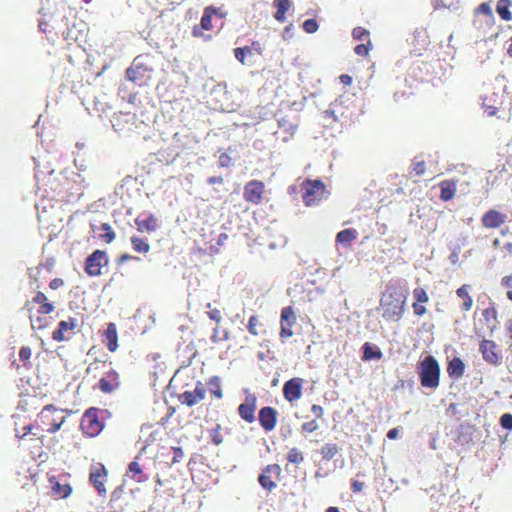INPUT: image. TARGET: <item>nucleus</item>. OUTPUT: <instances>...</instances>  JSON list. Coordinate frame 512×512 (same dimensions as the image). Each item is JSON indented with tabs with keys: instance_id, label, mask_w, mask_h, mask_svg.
<instances>
[{
	"instance_id": "obj_1",
	"label": "nucleus",
	"mask_w": 512,
	"mask_h": 512,
	"mask_svg": "<svg viewBox=\"0 0 512 512\" xmlns=\"http://www.w3.org/2000/svg\"><path fill=\"white\" fill-rule=\"evenodd\" d=\"M408 294L409 291L404 281H389L380 300L382 317L387 321H399L405 311Z\"/></svg>"
},
{
	"instance_id": "obj_2",
	"label": "nucleus",
	"mask_w": 512,
	"mask_h": 512,
	"mask_svg": "<svg viewBox=\"0 0 512 512\" xmlns=\"http://www.w3.org/2000/svg\"><path fill=\"white\" fill-rule=\"evenodd\" d=\"M154 69L149 55H138L126 70L129 81L138 86H144L152 77Z\"/></svg>"
},
{
	"instance_id": "obj_3",
	"label": "nucleus",
	"mask_w": 512,
	"mask_h": 512,
	"mask_svg": "<svg viewBox=\"0 0 512 512\" xmlns=\"http://www.w3.org/2000/svg\"><path fill=\"white\" fill-rule=\"evenodd\" d=\"M418 376L423 387L436 389L439 386L440 366L433 356H426L418 365Z\"/></svg>"
},
{
	"instance_id": "obj_4",
	"label": "nucleus",
	"mask_w": 512,
	"mask_h": 512,
	"mask_svg": "<svg viewBox=\"0 0 512 512\" xmlns=\"http://www.w3.org/2000/svg\"><path fill=\"white\" fill-rule=\"evenodd\" d=\"M324 183L319 180H305L302 183V199L306 206H312L326 198Z\"/></svg>"
},
{
	"instance_id": "obj_5",
	"label": "nucleus",
	"mask_w": 512,
	"mask_h": 512,
	"mask_svg": "<svg viewBox=\"0 0 512 512\" xmlns=\"http://www.w3.org/2000/svg\"><path fill=\"white\" fill-rule=\"evenodd\" d=\"M40 2L38 27L41 32L47 33L48 27L55 29L54 16L57 12V0H40Z\"/></svg>"
},
{
	"instance_id": "obj_6",
	"label": "nucleus",
	"mask_w": 512,
	"mask_h": 512,
	"mask_svg": "<svg viewBox=\"0 0 512 512\" xmlns=\"http://www.w3.org/2000/svg\"><path fill=\"white\" fill-rule=\"evenodd\" d=\"M97 408H89L85 411L81 419V429L84 434L94 437L103 429L104 424L99 420Z\"/></svg>"
},
{
	"instance_id": "obj_7",
	"label": "nucleus",
	"mask_w": 512,
	"mask_h": 512,
	"mask_svg": "<svg viewBox=\"0 0 512 512\" xmlns=\"http://www.w3.org/2000/svg\"><path fill=\"white\" fill-rule=\"evenodd\" d=\"M108 262V255L105 251L95 250L86 258L84 270L89 276H99L101 268Z\"/></svg>"
},
{
	"instance_id": "obj_8",
	"label": "nucleus",
	"mask_w": 512,
	"mask_h": 512,
	"mask_svg": "<svg viewBox=\"0 0 512 512\" xmlns=\"http://www.w3.org/2000/svg\"><path fill=\"white\" fill-rule=\"evenodd\" d=\"M479 350L484 361L488 364L493 366H499L502 364L503 355L494 341L484 339L480 343Z\"/></svg>"
},
{
	"instance_id": "obj_9",
	"label": "nucleus",
	"mask_w": 512,
	"mask_h": 512,
	"mask_svg": "<svg viewBox=\"0 0 512 512\" xmlns=\"http://www.w3.org/2000/svg\"><path fill=\"white\" fill-rule=\"evenodd\" d=\"M281 468L278 464H270L265 467L262 473L258 477L259 484L266 490L271 491L276 487V483L273 478H277L280 475Z\"/></svg>"
},
{
	"instance_id": "obj_10",
	"label": "nucleus",
	"mask_w": 512,
	"mask_h": 512,
	"mask_svg": "<svg viewBox=\"0 0 512 512\" xmlns=\"http://www.w3.org/2000/svg\"><path fill=\"white\" fill-rule=\"evenodd\" d=\"M98 388L105 394H111L120 387L119 374L110 369L98 382Z\"/></svg>"
},
{
	"instance_id": "obj_11",
	"label": "nucleus",
	"mask_w": 512,
	"mask_h": 512,
	"mask_svg": "<svg viewBox=\"0 0 512 512\" xmlns=\"http://www.w3.org/2000/svg\"><path fill=\"white\" fill-rule=\"evenodd\" d=\"M302 384L303 379L298 377L286 381L283 385L284 398L289 402L300 399L302 396Z\"/></svg>"
},
{
	"instance_id": "obj_12",
	"label": "nucleus",
	"mask_w": 512,
	"mask_h": 512,
	"mask_svg": "<svg viewBox=\"0 0 512 512\" xmlns=\"http://www.w3.org/2000/svg\"><path fill=\"white\" fill-rule=\"evenodd\" d=\"M277 415V411L270 406H265L260 409L258 420L265 431H272L275 428Z\"/></svg>"
},
{
	"instance_id": "obj_13",
	"label": "nucleus",
	"mask_w": 512,
	"mask_h": 512,
	"mask_svg": "<svg viewBox=\"0 0 512 512\" xmlns=\"http://www.w3.org/2000/svg\"><path fill=\"white\" fill-rule=\"evenodd\" d=\"M256 401L255 395L249 394L246 396L245 402L238 407L240 417L248 423H252L255 420Z\"/></svg>"
},
{
	"instance_id": "obj_14",
	"label": "nucleus",
	"mask_w": 512,
	"mask_h": 512,
	"mask_svg": "<svg viewBox=\"0 0 512 512\" xmlns=\"http://www.w3.org/2000/svg\"><path fill=\"white\" fill-rule=\"evenodd\" d=\"M264 185L260 181H250L245 185L244 198L248 202L259 203L262 199Z\"/></svg>"
},
{
	"instance_id": "obj_15",
	"label": "nucleus",
	"mask_w": 512,
	"mask_h": 512,
	"mask_svg": "<svg viewBox=\"0 0 512 512\" xmlns=\"http://www.w3.org/2000/svg\"><path fill=\"white\" fill-rule=\"evenodd\" d=\"M205 388L201 383H198L193 391H185L179 396V400L182 404L187 406H193L205 397Z\"/></svg>"
},
{
	"instance_id": "obj_16",
	"label": "nucleus",
	"mask_w": 512,
	"mask_h": 512,
	"mask_svg": "<svg viewBox=\"0 0 512 512\" xmlns=\"http://www.w3.org/2000/svg\"><path fill=\"white\" fill-rule=\"evenodd\" d=\"M77 324V319L72 317L66 321H60L57 329L52 333V339L58 342L68 340L69 336H66L65 333L73 331L77 327Z\"/></svg>"
},
{
	"instance_id": "obj_17",
	"label": "nucleus",
	"mask_w": 512,
	"mask_h": 512,
	"mask_svg": "<svg viewBox=\"0 0 512 512\" xmlns=\"http://www.w3.org/2000/svg\"><path fill=\"white\" fill-rule=\"evenodd\" d=\"M157 218L150 213H141L136 219L135 224L140 232H153L158 228Z\"/></svg>"
},
{
	"instance_id": "obj_18",
	"label": "nucleus",
	"mask_w": 512,
	"mask_h": 512,
	"mask_svg": "<svg viewBox=\"0 0 512 512\" xmlns=\"http://www.w3.org/2000/svg\"><path fill=\"white\" fill-rule=\"evenodd\" d=\"M507 216L496 210L487 211L482 217V224L486 228H498L505 221Z\"/></svg>"
},
{
	"instance_id": "obj_19",
	"label": "nucleus",
	"mask_w": 512,
	"mask_h": 512,
	"mask_svg": "<svg viewBox=\"0 0 512 512\" xmlns=\"http://www.w3.org/2000/svg\"><path fill=\"white\" fill-rule=\"evenodd\" d=\"M181 339L183 341L178 343L177 350L178 352L184 354L185 357H187L188 364H190L191 360L197 354V351L193 343V339L190 335H187L186 337L182 336Z\"/></svg>"
},
{
	"instance_id": "obj_20",
	"label": "nucleus",
	"mask_w": 512,
	"mask_h": 512,
	"mask_svg": "<svg viewBox=\"0 0 512 512\" xmlns=\"http://www.w3.org/2000/svg\"><path fill=\"white\" fill-rule=\"evenodd\" d=\"M105 477L106 470L103 466L90 472V482L93 484L99 495H104L106 493L104 486Z\"/></svg>"
},
{
	"instance_id": "obj_21",
	"label": "nucleus",
	"mask_w": 512,
	"mask_h": 512,
	"mask_svg": "<svg viewBox=\"0 0 512 512\" xmlns=\"http://www.w3.org/2000/svg\"><path fill=\"white\" fill-rule=\"evenodd\" d=\"M104 337L106 346L109 351L114 352L118 347V335L116 325L112 322L107 324V327L104 331Z\"/></svg>"
},
{
	"instance_id": "obj_22",
	"label": "nucleus",
	"mask_w": 512,
	"mask_h": 512,
	"mask_svg": "<svg viewBox=\"0 0 512 512\" xmlns=\"http://www.w3.org/2000/svg\"><path fill=\"white\" fill-rule=\"evenodd\" d=\"M464 372L465 364L460 358L454 357L449 361L447 366V373L449 377L453 379H459L463 376Z\"/></svg>"
},
{
	"instance_id": "obj_23",
	"label": "nucleus",
	"mask_w": 512,
	"mask_h": 512,
	"mask_svg": "<svg viewBox=\"0 0 512 512\" xmlns=\"http://www.w3.org/2000/svg\"><path fill=\"white\" fill-rule=\"evenodd\" d=\"M362 359L364 361H371V360H380L383 356L380 348L374 344H371L369 342H365L362 345Z\"/></svg>"
},
{
	"instance_id": "obj_24",
	"label": "nucleus",
	"mask_w": 512,
	"mask_h": 512,
	"mask_svg": "<svg viewBox=\"0 0 512 512\" xmlns=\"http://www.w3.org/2000/svg\"><path fill=\"white\" fill-rule=\"evenodd\" d=\"M358 232L353 228L341 230L336 235V242L348 247L357 238Z\"/></svg>"
},
{
	"instance_id": "obj_25",
	"label": "nucleus",
	"mask_w": 512,
	"mask_h": 512,
	"mask_svg": "<svg viewBox=\"0 0 512 512\" xmlns=\"http://www.w3.org/2000/svg\"><path fill=\"white\" fill-rule=\"evenodd\" d=\"M498 95L492 93L482 99V107L488 116H494L498 110Z\"/></svg>"
},
{
	"instance_id": "obj_26",
	"label": "nucleus",
	"mask_w": 512,
	"mask_h": 512,
	"mask_svg": "<svg viewBox=\"0 0 512 512\" xmlns=\"http://www.w3.org/2000/svg\"><path fill=\"white\" fill-rule=\"evenodd\" d=\"M441 192L440 199L442 201L451 200L456 192V182L454 180H445L440 184Z\"/></svg>"
},
{
	"instance_id": "obj_27",
	"label": "nucleus",
	"mask_w": 512,
	"mask_h": 512,
	"mask_svg": "<svg viewBox=\"0 0 512 512\" xmlns=\"http://www.w3.org/2000/svg\"><path fill=\"white\" fill-rule=\"evenodd\" d=\"M510 0H499L496 6V12L505 21L512 19L511 12L509 11Z\"/></svg>"
},
{
	"instance_id": "obj_28",
	"label": "nucleus",
	"mask_w": 512,
	"mask_h": 512,
	"mask_svg": "<svg viewBox=\"0 0 512 512\" xmlns=\"http://www.w3.org/2000/svg\"><path fill=\"white\" fill-rule=\"evenodd\" d=\"M340 451L336 443H326L322 446L320 453L324 460H331Z\"/></svg>"
},
{
	"instance_id": "obj_29",
	"label": "nucleus",
	"mask_w": 512,
	"mask_h": 512,
	"mask_svg": "<svg viewBox=\"0 0 512 512\" xmlns=\"http://www.w3.org/2000/svg\"><path fill=\"white\" fill-rule=\"evenodd\" d=\"M131 244L134 251L138 253H147L150 249L147 239L140 238L138 236L131 237Z\"/></svg>"
},
{
	"instance_id": "obj_30",
	"label": "nucleus",
	"mask_w": 512,
	"mask_h": 512,
	"mask_svg": "<svg viewBox=\"0 0 512 512\" xmlns=\"http://www.w3.org/2000/svg\"><path fill=\"white\" fill-rule=\"evenodd\" d=\"M128 471L131 473V477L137 482H144L148 479V477L143 474L140 465L136 461L129 464Z\"/></svg>"
},
{
	"instance_id": "obj_31",
	"label": "nucleus",
	"mask_w": 512,
	"mask_h": 512,
	"mask_svg": "<svg viewBox=\"0 0 512 512\" xmlns=\"http://www.w3.org/2000/svg\"><path fill=\"white\" fill-rule=\"evenodd\" d=\"M469 285H462L460 288L457 289L456 293L458 297L462 298L464 300L462 304V308L464 310H469L472 306V298L468 294Z\"/></svg>"
},
{
	"instance_id": "obj_32",
	"label": "nucleus",
	"mask_w": 512,
	"mask_h": 512,
	"mask_svg": "<svg viewBox=\"0 0 512 512\" xmlns=\"http://www.w3.org/2000/svg\"><path fill=\"white\" fill-rule=\"evenodd\" d=\"M209 391L218 399L222 398L221 390V379L218 376H213L209 379L208 383Z\"/></svg>"
},
{
	"instance_id": "obj_33",
	"label": "nucleus",
	"mask_w": 512,
	"mask_h": 512,
	"mask_svg": "<svg viewBox=\"0 0 512 512\" xmlns=\"http://www.w3.org/2000/svg\"><path fill=\"white\" fill-rule=\"evenodd\" d=\"M296 321V317L292 307H284L281 311V324L292 326Z\"/></svg>"
},
{
	"instance_id": "obj_34",
	"label": "nucleus",
	"mask_w": 512,
	"mask_h": 512,
	"mask_svg": "<svg viewBox=\"0 0 512 512\" xmlns=\"http://www.w3.org/2000/svg\"><path fill=\"white\" fill-rule=\"evenodd\" d=\"M52 491L60 498H66L71 494L72 489L68 484H60L59 482H55L52 485Z\"/></svg>"
},
{
	"instance_id": "obj_35",
	"label": "nucleus",
	"mask_w": 512,
	"mask_h": 512,
	"mask_svg": "<svg viewBox=\"0 0 512 512\" xmlns=\"http://www.w3.org/2000/svg\"><path fill=\"white\" fill-rule=\"evenodd\" d=\"M99 231H103L104 233H100L99 237L107 243L112 242L115 239V233L111 229L110 225L107 223H103L98 228Z\"/></svg>"
},
{
	"instance_id": "obj_36",
	"label": "nucleus",
	"mask_w": 512,
	"mask_h": 512,
	"mask_svg": "<svg viewBox=\"0 0 512 512\" xmlns=\"http://www.w3.org/2000/svg\"><path fill=\"white\" fill-rule=\"evenodd\" d=\"M215 13V9L213 7H207L201 17V27L205 30H209L211 28V14Z\"/></svg>"
},
{
	"instance_id": "obj_37",
	"label": "nucleus",
	"mask_w": 512,
	"mask_h": 512,
	"mask_svg": "<svg viewBox=\"0 0 512 512\" xmlns=\"http://www.w3.org/2000/svg\"><path fill=\"white\" fill-rule=\"evenodd\" d=\"M234 55L239 62L245 64L246 56L252 55V48H248V46L238 47L234 49Z\"/></svg>"
},
{
	"instance_id": "obj_38",
	"label": "nucleus",
	"mask_w": 512,
	"mask_h": 512,
	"mask_svg": "<svg viewBox=\"0 0 512 512\" xmlns=\"http://www.w3.org/2000/svg\"><path fill=\"white\" fill-rule=\"evenodd\" d=\"M287 460L294 464H300L303 462L304 457L297 448H292L287 453Z\"/></svg>"
},
{
	"instance_id": "obj_39",
	"label": "nucleus",
	"mask_w": 512,
	"mask_h": 512,
	"mask_svg": "<svg viewBox=\"0 0 512 512\" xmlns=\"http://www.w3.org/2000/svg\"><path fill=\"white\" fill-rule=\"evenodd\" d=\"M221 426L217 424L213 429L209 431L211 441L215 445H220L223 442V437L220 433Z\"/></svg>"
},
{
	"instance_id": "obj_40",
	"label": "nucleus",
	"mask_w": 512,
	"mask_h": 512,
	"mask_svg": "<svg viewBox=\"0 0 512 512\" xmlns=\"http://www.w3.org/2000/svg\"><path fill=\"white\" fill-rule=\"evenodd\" d=\"M318 23L315 19H307L303 22L302 28L306 33L312 34L318 30Z\"/></svg>"
},
{
	"instance_id": "obj_41",
	"label": "nucleus",
	"mask_w": 512,
	"mask_h": 512,
	"mask_svg": "<svg viewBox=\"0 0 512 512\" xmlns=\"http://www.w3.org/2000/svg\"><path fill=\"white\" fill-rule=\"evenodd\" d=\"M413 297L416 300L415 303H425L428 301V295L426 291L421 287H417L414 289Z\"/></svg>"
},
{
	"instance_id": "obj_42",
	"label": "nucleus",
	"mask_w": 512,
	"mask_h": 512,
	"mask_svg": "<svg viewBox=\"0 0 512 512\" xmlns=\"http://www.w3.org/2000/svg\"><path fill=\"white\" fill-rule=\"evenodd\" d=\"M273 5L277 9L278 12L286 13L291 7V1L290 0H274Z\"/></svg>"
},
{
	"instance_id": "obj_43",
	"label": "nucleus",
	"mask_w": 512,
	"mask_h": 512,
	"mask_svg": "<svg viewBox=\"0 0 512 512\" xmlns=\"http://www.w3.org/2000/svg\"><path fill=\"white\" fill-rule=\"evenodd\" d=\"M369 36V32L368 30H366L365 28L363 27H356L353 29L352 31V37L355 39V40H358V41H363L365 40L366 38H368Z\"/></svg>"
},
{
	"instance_id": "obj_44",
	"label": "nucleus",
	"mask_w": 512,
	"mask_h": 512,
	"mask_svg": "<svg viewBox=\"0 0 512 512\" xmlns=\"http://www.w3.org/2000/svg\"><path fill=\"white\" fill-rule=\"evenodd\" d=\"M171 453L173 454L170 462L171 465L181 462L184 458V452L181 447H172Z\"/></svg>"
},
{
	"instance_id": "obj_45",
	"label": "nucleus",
	"mask_w": 512,
	"mask_h": 512,
	"mask_svg": "<svg viewBox=\"0 0 512 512\" xmlns=\"http://www.w3.org/2000/svg\"><path fill=\"white\" fill-rule=\"evenodd\" d=\"M30 321H31V327L33 330L43 329L48 325L47 319L44 317H41V316H38L35 319H33L32 316H30Z\"/></svg>"
},
{
	"instance_id": "obj_46",
	"label": "nucleus",
	"mask_w": 512,
	"mask_h": 512,
	"mask_svg": "<svg viewBox=\"0 0 512 512\" xmlns=\"http://www.w3.org/2000/svg\"><path fill=\"white\" fill-rule=\"evenodd\" d=\"M337 103L338 100L336 99L334 102L331 103L330 108L323 112L324 118H332L333 122H336L338 120L335 109Z\"/></svg>"
},
{
	"instance_id": "obj_47",
	"label": "nucleus",
	"mask_w": 512,
	"mask_h": 512,
	"mask_svg": "<svg viewBox=\"0 0 512 512\" xmlns=\"http://www.w3.org/2000/svg\"><path fill=\"white\" fill-rule=\"evenodd\" d=\"M413 171L416 175L420 176L424 174L425 172V161L424 160H418L415 158L412 163Z\"/></svg>"
},
{
	"instance_id": "obj_48",
	"label": "nucleus",
	"mask_w": 512,
	"mask_h": 512,
	"mask_svg": "<svg viewBox=\"0 0 512 512\" xmlns=\"http://www.w3.org/2000/svg\"><path fill=\"white\" fill-rule=\"evenodd\" d=\"M500 425L506 430H512V414L505 413L500 417Z\"/></svg>"
},
{
	"instance_id": "obj_49",
	"label": "nucleus",
	"mask_w": 512,
	"mask_h": 512,
	"mask_svg": "<svg viewBox=\"0 0 512 512\" xmlns=\"http://www.w3.org/2000/svg\"><path fill=\"white\" fill-rule=\"evenodd\" d=\"M124 493V488L122 485L120 486H117L111 493V502H117V501H122V495Z\"/></svg>"
},
{
	"instance_id": "obj_50",
	"label": "nucleus",
	"mask_w": 512,
	"mask_h": 512,
	"mask_svg": "<svg viewBox=\"0 0 512 512\" xmlns=\"http://www.w3.org/2000/svg\"><path fill=\"white\" fill-rule=\"evenodd\" d=\"M55 309L54 305L50 302H46L42 305L39 306L37 312L38 314L40 315H46V314H49L51 312H53Z\"/></svg>"
},
{
	"instance_id": "obj_51",
	"label": "nucleus",
	"mask_w": 512,
	"mask_h": 512,
	"mask_svg": "<svg viewBox=\"0 0 512 512\" xmlns=\"http://www.w3.org/2000/svg\"><path fill=\"white\" fill-rule=\"evenodd\" d=\"M477 12L478 13H481V14H484L486 16H489V17H492L493 15V12H492V9H491V6L489 3L487 2H483L481 3L478 8H477Z\"/></svg>"
},
{
	"instance_id": "obj_52",
	"label": "nucleus",
	"mask_w": 512,
	"mask_h": 512,
	"mask_svg": "<svg viewBox=\"0 0 512 512\" xmlns=\"http://www.w3.org/2000/svg\"><path fill=\"white\" fill-rule=\"evenodd\" d=\"M258 324V319L255 315H252L250 318H249V321H248V325H247V329L248 331L253 334V335H257V331H256V326Z\"/></svg>"
},
{
	"instance_id": "obj_53",
	"label": "nucleus",
	"mask_w": 512,
	"mask_h": 512,
	"mask_svg": "<svg viewBox=\"0 0 512 512\" xmlns=\"http://www.w3.org/2000/svg\"><path fill=\"white\" fill-rule=\"evenodd\" d=\"M220 167H229L231 165V158L227 153H221L218 158Z\"/></svg>"
},
{
	"instance_id": "obj_54",
	"label": "nucleus",
	"mask_w": 512,
	"mask_h": 512,
	"mask_svg": "<svg viewBox=\"0 0 512 512\" xmlns=\"http://www.w3.org/2000/svg\"><path fill=\"white\" fill-rule=\"evenodd\" d=\"M30 357H31V349L27 346L21 347V349L19 351L20 360L23 362H26L30 359Z\"/></svg>"
},
{
	"instance_id": "obj_55",
	"label": "nucleus",
	"mask_w": 512,
	"mask_h": 512,
	"mask_svg": "<svg viewBox=\"0 0 512 512\" xmlns=\"http://www.w3.org/2000/svg\"><path fill=\"white\" fill-rule=\"evenodd\" d=\"M482 315L484 319L489 322L490 319L496 320L497 312L494 308H486L483 310Z\"/></svg>"
},
{
	"instance_id": "obj_56",
	"label": "nucleus",
	"mask_w": 512,
	"mask_h": 512,
	"mask_svg": "<svg viewBox=\"0 0 512 512\" xmlns=\"http://www.w3.org/2000/svg\"><path fill=\"white\" fill-rule=\"evenodd\" d=\"M125 504L122 501L109 502L111 512H123Z\"/></svg>"
},
{
	"instance_id": "obj_57",
	"label": "nucleus",
	"mask_w": 512,
	"mask_h": 512,
	"mask_svg": "<svg viewBox=\"0 0 512 512\" xmlns=\"http://www.w3.org/2000/svg\"><path fill=\"white\" fill-rule=\"evenodd\" d=\"M318 428V424L315 420H311L309 422H305L302 425V430L305 432H313Z\"/></svg>"
},
{
	"instance_id": "obj_58",
	"label": "nucleus",
	"mask_w": 512,
	"mask_h": 512,
	"mask_svg": "<svg viewBox=\"0 0 512 512\" xmlns=\"http://www.w3.org/2000/svg\"><path fill=\"white\" fill-rule=\"evenodd\" d=\"M32 302L35 304L42 305L47 302V297L42 292H37L36 295L32 298Z\"/></svg>"
},
{
	"instance_id": "obj_59",
	"label": "nucleus",
	"mask_w": 512,
	"mask_h": 512,
	"mask_svg": "<svg viewBox=\"0 0 512 512\" xmlns=\"http://www.w3.org/2000/svg\"><path fill=\"white\" fill-rule=\"evenodd\" d=\"M354 52L359 55V56H365L368 54L369 52V47L365 44H358L355 48H354Z\"/></svg>"
},
{
	"instance_id": "obj_60",
	"label": "nucleus",
	"mask_w": 512,
	"mask_h": 512,
	"mask_svg": "<svg viewBox=\"0 0 512 512\" xmlns=\"http://www.w3.org/2000/svg\"><path fill=\"white\" fill-rule=\"evenodd\" d=\"M291 327L292 326H287L286 324L285 325L281 324L280 337L282 339L292 336L293 333H292Z\"/></svg>"
},
{
	"instance_id": "obj_61",
	"label": "nucleus",
	"mask_w": 512,
	"mask_h": 512,
	"mask_svg": "<svg viewBox=\"0 0 512 512\" xmlns=\"http://www.w3.org/2000/svg\"><path fill=\"white\" fill-rule=\"evenodd\" d=\"M412 307L415 315L417 316H421L426 312V308L423 305H421V303H413Z\"/></svg>"
},
{
	"instance_id": "obj_62",
	"label": "nucleus",
	"mask_w": 512,
	"mask_h": 512,
	"mask_svg": "<svg viewBox=\"0 0 512 512\" xmlns=\"http://www.w3.org/2000/svg\"><path fill=\"white\" fill-rule=\"evenodd\" d=\"M208 316L211 320L216 321V322H220V320H221V313H220V310H218V309L210 310L208 312Z\"/></svg>"
},
{
	"instance_id": "obj_63",
	"label": "nucleus",
	"mask_w": 512,
	"mask_h": 512,
	"mask_svg": "<svg viewBox=\"0 0 512 512\" xmlns=\"http://www.w3.org/2000/svg\"><path fill=\"white\" fill-rule=\"evenodd\" d=\"M364 488V483L358 480H353L351 483V489L354 493L362 491Z\"/></svg>"
},
{
	"instance_id": "obj_64",
	"label": "nucleus",
	"mask_w": 512,
	"mask_h": 512,
	"mask_svg": "<svg viewBox=\"0 0 512 512\" xmlns=\"http://www.w3.org/2000/svg\"><path fill=\"white\" fill-rule=\"evenodd\" d=\"M501 286L504 288H512V273L501 279Z\"/></svg>"
}]
</instances>
